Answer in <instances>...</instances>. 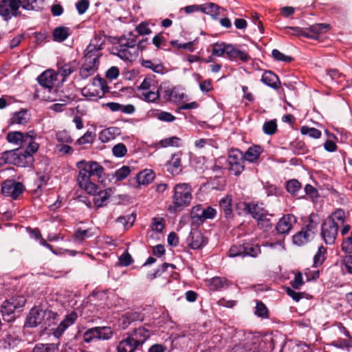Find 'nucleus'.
Returning a JSON list of instances; mask_svg holds the SVG:
<instances>
[{"instance_id":"nucleus-1","label":"nucleus","mask_w":352,"mask_h":352,"mask_svg":"<svg viewBox=\"0 0 352 352\" xmlns=\"http://www.w3.org/2000/svg\"><path fill=\"white\" fill-rule=\"evenodd\" d=\"M76 166L79 169L77 177L79 186L87 193L94 195L93 201L97 208L105 206L107 201L113 194V190L109 188L96 193L98 187L90 181L91 176L96 175L98 182L103 183L105 179L104 168L98 162L94 161L82 160L78 162Z\"/></svg>"},{"instance_id":"nucleus-2","label":"nucleus","mask_w":352,"mask_h":352,"mask_svg":"<svg viewBox=\"0 0 352 352\" xmlns=\"http://www.w3.org/2000/svg\"><path fill=\"white\" fill-rule=\"evenodd\" d=\"M192 192L191 186L186 183L176 184L173 188L172 204L168 208V211L170 212L181 211L190 206L192 199Z\"/></svg>"},{"instance_id":"nucleus-3","label":"nucleus","mask_w":352,"mask_h":352,"mask_svg":"<svg viewBox=\"0 0 352 352\" xmlns=\"http://www.w3.org/2000/svg\"><path fill=\"white\" fill-rule=\"evenodd\" d=\"M107 87L101 78H94L92 82L82 89V94L89 100L101 98L106 92Z\"/></svg>"},{"instance_id":"nucleus-4","label":"nucleus","mask_w":352,"mask_h":352,"mask_svg":"<svg viewBox=\"0 0 352 352\" xmlns=\"http://www.w3.org/2000/svg\"><path fill=\"white\" fill-rule=\"evenodd\" d=\"M26 302V298L23 295H14L10 298L6 300L1 305V312L3 318L6 316H10L16 310L22 308ZM13 319V317L6 319L8 321H10Z\"/></svg>"},{"instance_id":"nucleus-5","label":"nucleus","mask_w":352,"mask_h":352,"mask_svg":"<svg viewBox=\"0 0 352 352\" xmlns=\"http://www.w3.org/2000/svg\"><path fill=\"white\" fill-rule=\"evenodd\" d=\"M113 331L109 327H96L87 329L83 333V341L90 343L95 340H107L110 339Z\"/></svg>"},{"instance_id":"nucleus-6","label":"nucleus","mask_w":352,"mask_h":352,"mask_svg":"<svg viewBox=\"0 0 352 352\" xmlns=\"http://www.w3.org/2000/svg\"><path fill=\"white\" fill-rule=\"evenodd\" d=\"M100 55H90L85 53L84 61L80 69V76L86 79L94 75L98 69Z\"/></svg>"},{"instance_id":"nucleus-7","label":"nucleus","mask_w":352,"mask_h":352,"mask_svg":"<svg viewBox=\"0 0 352 352\" xmlns=\"http://www.w3.org/2000/svg\"><path fill=\"white\" fill-rule=\"evenodd\" d=\"M21 6V0H1L0 16L5 21H8L12 16H17L20 14L19 9Z\"/></svg>"},{"instance_id":"nucleus-8","label":"nucleus","mask_w":352,"mask_h":352,"mask_svg":"<svg viewBox=\"0 0 352 352\" xmlns=\"http://www.w3.org/2000/svg\"><path fill=\"white\" fill-rule=\"evenodd\" d=\"M245 210L257 220L258 223L267 227L270 225L269 214L263 208L262 204L249 203L245 205Z\"/></svg>"},{"instance_id":"nucleus-9","label":"nucleus","mask_w":352,"mask_h":352,"mask_svg":"<svg viewBox=\"0 0 352 352\" xmlns=\"http://www.w3.org/2000/svg\"><path fill=\"white\" fill-rule=\"evenodd\" d=\"M36 138V134L34 130L26 133V139H25V142L23 146L27 145V147L24 154L20 155L19 159H25L27 160V163L32 161V155L36 153L39 148V144L34 141Z\"/></svg>"},{"instance_id":"nucleus-10","label":"nucleus","mask_w":352,"mask_h":352,"mask_svg":"<svg viewBox=\"0 0 352 352\" xmlns=\"http://www.w3.org/2000/svg\"><path fill=\"white\" fill-rule=\"evenodd\" d=\"M337 224H333L325 220L321 226V237L327 245H333L338 235Z\"/></svg>"},{"instance_id":"nucleus-11","label":"nucleus","mask_w":352,"mask_h":352,"mask_svg":"<svg viewBox=\"0 0 352 352\" xmlns=\"http://www.w3.org/2000/svg\"><path fill=\"white\" fill-rule=\"evenodd\" d=\"M24 189L25 187L22 183L11 180L4 182L1 186L2 194L13 199H16Z\"/></svg>"},{"instance_id":"nucleus-12","label":"nucleus","mask_w":352,"mask_h":352,"mask_svg":"<svg viewBox=\"0 0 352 352\" xmlns=\"http://www.w3.org/2000/svg\"><path fill=\"white\" fill-rule=\"evenodd\" d=\"M244 339L232 348V352H247L252 349L254 344H258L259 338L251 333H243Z\"/></svg>"},{"instance_id":"nucleus-13","label":"nucleus","mask_w":352,"mask_h":352,"mask_svg":"<svg viewBox=\"0 0 352 352\" xmlns=\"http://www.w3.org/2000/svg\"><path fill=\"white\" fill-rule=\"evenodd\" d=\"M186 243L191 249L197 250L204 246L207 243V241L200 230L193 229L190 231Z\"/></svg>"},{"instance_id":"nucleus-14","label":"nucleus","mask_w":352,"mask_h":352,"mask_svg":"<svg viewBox=\"0 0 352 352\" xmlns=\"http://www.w3.org/2000/svg\"><path fill=\"white\" fill-rule=\"evenodd\" d=\"M77 318L78 314L76 311H72L67 314L58 326L52 329L53 336L56 338H59L69 327L75 323Z\"/></svg>"},{"instance_id":"nucleus-15","label":"nucleus","mask_w":352,"mask_h":352,"mask_svg":"<svg viewBox=\"0 0 352 352\" xmlns=\"http://www.w3.org/2000/svg\"><path fill=\"white\" fill-rule=\"evenodd\" d=\"M296 222V219L294 215L290 214L284 215L277 223L276 229L279 234H288Z\"/></svg>"},{"instance_id":"nucleus-16","label":"nucleus","mask_w":352,"mask_h":352,"mask_svg":"<svg viewBox=\"0 0 352 352\" xmlns=\"http://www.w3.org/2000/svg\"><path fill=\"white\" fill-rule=\"evenodd\" d=\"M38 83L50 91L56 80V74L53 70H46L37 78Z\"/></svg>"},{"instance_id":"nucleus-17","label":"nucleus","mask_w":352,"mask_h":352,"mask_svg":"<svg viewBox=\"0 0 352 352\" xmlns=\"http://www.w3.org/2000/svg\"><path fill=\"white\" fill-rule=\"evenodd\" d=\"M43 309L35 307L30 309L26 318L25 326L36 327L43 322Z\"/></svg>"},{"instance_id":"nucleus-18","label":"nucleus","mask_w":352,"mask_h":352,"mask_svg":"<svg viewBox=\"0 0 352 352\" xmlns=\"http://www.w3.org/2000/svg\"><path fill=\"white\" fill-rule=\"evenodd\" d=\"M116 52H114L118 57L126 61H133L138 56V51L136 47H129L120 46L116 47Z\"/></svg>"},{"instance_id":"nucleus-19","label":"nucleus","mask_w":352,"mask_h":352,"mask_svg":"<svg viewBox=\"0 0 352 352\" xmlns=\"http://www.w3.org/2000/svg\"><path fill=\"white\" fill-rule=\"evenodd\" d=\"M167 170L173 175L182 172V157L180 153H175L166 164Z\"/></svg>"},{"instance_id":"nucleus-20","label":"nucleus","mask_w":352,"mask_h":352,"mask_svg":"<svg viewBox=\"0 0 352 352\" xmlns=\"http://www.w3.org/2000/svg\"><path fill=\"white\" fill-rule=\"evenodd\" d=\"M104 43V39L100 36H95L93 39L91 40L89 45L85 50V54L90 55H100V51L102 49V45Z\"/></svg>"},{"instance_id":"nucleus-21","label":"nucleus","mask_w":352,"mask_h":352,"mask_svg":"<svg viewBox=\"0 0 352 352\" xmlns=\"http://www.w3.org/2000/svg\"><path fill=\"white\" fill-rule=\"evenodd\" d=\"M120 133L121 130L120 128L116 126L109 127L101 131L99 134V139L102 142H108L114 140Z\"/></svg>"},{"instance_id":"nucleus-22","label":"nucleus","mask_w":352,"mask_h":352,"mask_svg":"<svg viewBox=\"0 0 352 352\" xmlns=\"http://www.w3.org/2000/svg\"><path fill=\"white\" fill-rule=\"evenodd\" d=\"M263 152V148L259 145H253L248 148L244 154V159L249 162L256 163Z\"/></svg>"},{"instance_id":"nucleus-23","label":"nucleus","mask_w":352,"mask_h":352,"mask_svg":"<svg viewBox=\"0 0 352 352\" xmlns=\"http://www.w3.org/2000/svg\"><path fill=\"white\" fill-rule=\"evenodd\" d=\"M72 34V30L65 26L56 28L52 33V39L55 42H63Z\"/></svg>"},{"instance_id":"nucleus-24","label":"nucleus","mask_w":352,"mask_h":352,"mask_svg":"<svg viewBox=\"0 0 352 352\" xmlns=\"http://www.w3.org/2000/svg\"><path fill=\"white\" fill-rule=\"evenodd\" d=\"M261 81L266 85L278 89L280 85V82L278 76L272 71H265L261 77Z\"/></svg>"},{"instance_id":"nucleus-25","label":"nucleus","mask_w":352,"mask_h":352,"mask_svg":"<svg viewBox=\"0 0 352 352\" xmlns=\"http://www.w3.org/2000/svg\"><path fill=\"white\" fill-rule=\"evenodd\" d=\"M329 28V25L324 23L312 25L309 28V31L305 34V36L311 38H317L320 34L327 32Z\"/></svg>"},{"instance_id":"nucleus-26","label":"nucleus","mask_w":352,"mask_h":352,"mask_svg":"<svg viewBox=\"0 0 352 352\" xmlns=\"http://www.w3.org/2000/svg\"><path fill=\"white\" fill-rule=\"evenodd\" d=\"M138 346L137 342L130 336L120 342L117 351L118 352H134Z\"/></svg>"},{"instance_id":"nucleus-27","label":"nucleus","mask_w":352,"mask_h":352,"mask_svg":"<svg viewBox=\"0 0 352 352\" xmlns=\"http://www.w3.org/2000/svg\"><path fill=\"white\" fill-rule=\"evenodd\" d=\"M26 139V133H23L20 131H10L6 135V140L8 142L16 146H23Z\"/></svg>"},{"instance_id":"nucleus-28","label":"nucleus","mask_w":352,"mask_h":352,"mask_svg":"<svg viewBox=\"0 0 352 352\" xmlns=\"http://www.w3.org/2000/svg\"><path fill=\"white\" fill-rule=\"evenodd\" d=\"M30 120L26 110H21L12 114L10 119L9 124H25Z\"/></svg>"},{"instance_id":"nucleus-29","label":"nucleus","mask_w":352,"mask_h":352,"mask_svg":"<svg viewBox=\"0 0 352 352\" xmlns=\"http://www.w3.org/2000/svg\"><path fill=\"white\" fill-rule=\"evenodd\" d=\"M155 178V173L151 169H144L136 176V180L140 185H148Z\"/></svg>"},{"instance_id":"nucleus-30","label":"nucleus","mask_w":352,"mask_h":352,"mask_svg":"<svg viewBox=\"0 0 352 352\" xmlns=\"http://www.w3.org/2000/svg\"><path fill=\"white\" fill-rule=\"evenodd\" d=\"M131 337L140 346L144 344V342L150 337V333L146 329L140 327L135 329Z\"/></svg>"},{"instance_id":"nucleus-31","label":"nucleus","mask_w":352,"mask_h":352,"mask_svg":"<svg viewBox=\"0 0 352 352\" xmlns=\"http://www.w3.org/2000/svg\"><path fill=\"white\" fill-rule=\"evenodd\" d=\"M326 220L333 224H337L338 227L340 228L341 225L345 223L346 213L342 209H337Z\"/></svg>"},{"instance_id":"nucleus-32","label":"nucleus","mask_w":352,"mask_h":352,"mask_svg":"<svg viewBox=\"0 0 352 352\" xmlns=\"http://www.w3.org/2000/svg\"><path fill=\"white\" fill-rule=\"evenodd\" d=\"M138 96L140 99L148 102H155L160 97L158 88L139 92L138 93Z\"/></svg>"},{"instance_id":"nucleus-33","label":"nucleus","mask_w":352,"mask_h":352,"mask_svg":"<svg viewBox=\"0 0 352 352\" xmlns=\"http://www.w3.org/2000/svg\"><path fill=\"white\" fill-rule=\"evenodd\" d=\"M219 206L221 210L224 212L226 218H230L232 214V197L227 195L219 201Z\"/></svg>"},{"instance_id":"nucleus-34","label":"nucleus","mask_w":352,"mask_h":352,"mask_svg":"<svg viewBox=\"0 0 352 352\" xmlns=\"http://www.w3.org/2000/svg\"><path fill=\"white\" fill-rule=\"evenodd\" d=\"M190 217L193 223L200 225L204 222V207L197 205L192 207L190 212Z\"/></svg>"},{"instance_id":"nucleus-35","label":"nucleus","mask_w":352,"mask_h":352,"mask_svg":"<svg viewBox=\"0 0 352 352\" xmlns=\"http://www.w3.org/2000/svg\"><path fill=\"white\" fill-rule=\"evenodd\" d=\"M138 36L133 32H129L123 35L119 39L120 46H126L129 47H135Z\"/></svg>"},{"instance_id":"nucleus-36","label":"nucleus","mask_w":352,"mask_h":352,"mask_svg":"<svg viewBox=\"0 0 352 352\" xmlns=\"http://www.w3.org/2000/svg\"><path fill=\"white\" fill-rule=\"evenodd\" d=\"M219 7L214 3H208L200 5V12L210 15L214 19H217L219 14Z\"/></svg>"},{"instance_id":"nucleus-37","label":"nucleus","mask_w":352,"mask_h":352,"mask_svg":"<svg viewBox=\"0 0 352 352\" xmlns=\"http://www.w3.org/2000/svg\"><path fill=\"white\" fill-rule=\"evenodd\" d=\"M157 88V82L153 78L147 77L145 78L140 85L138 87V93L148 90L156 89Z\"/></svg>"},{"instance_id":"nucleus-38","label":"nucleus","mask_w":352,"mask_h":352,"mask_svg":"<svg viewBox=\"0 0 352 352\" xmlns=\"http://www.w3.org/2000/svg\"><path fill=\"white\" fill-rule=\"evenodd\" d=\"M312 239V236L302 229V230L294 235L293 241L298 245H302Z\"/></svg>"},{"instance_id":"nucleus-39","label":"nucleus","mask_w":352,"mask_h":352,"mask_svg":"<svg viewBox=\"0 0 352 352\" xmlns=\"http://www.w3.org/2000/svg\"><path fill=\"white\" fill-rule=\"evenodd\" d=\"M316 218V217L315 215H310L308 223L306 224L305 227L302 228L304 231L307 232L313 238L315 235L318 224Z\"/></svg>"},{"instance_id":"nucleus-40","label":"nucleus","mask_w":352,"mask_h":352,"mask_svg":"<svg viewBox=\"0 0 352 352\" xmlns=\"http://www.w3.org/2000/svg\"><path fill=\"white\" fill-rule=\"evenodd\" d=\"M58 344H37L32 352H57Z\"/></svg>"},{"instance_id":"nucleus-41","label":"nucleus","mask_w":352,"mask_h":352,"mask_svg":"<svg viewBox=\"0 0 352 352\" xmlns=\"http://www.w3.org/2000/svg\"><path fill=\"white\" fill-rule=\"evenodd\" d=\"M43 322L44 324L50 327L57 320L58 314L52 310L43 309Z\"/></svg>"},{"instance_id":"nucleus-42","label":"nucleus","mask_w":352,"mask_h":352,"mask_svg":"<svg viewBox=\"0 0 352 352\" xmlns=\"http://www.w3.org/2000/svg\"><path fill=\"white\" fill-rule=\"evenodd\" d=\"M77 69V64L75 62H70L64 64L58 69V74L63 78H66Z\"/></svg>"},{"instance_id":"nucleus-43","label":"nucleus","mask_w":352,"mask_h":352,"mask_svg":"<svg viewBox=\"0 0 352 352\" xmlns=\"http://www.w3.org/2000/svg\"><path fill=\"white\" fill-rule=\"evenodd\" d=\"M212 55L214 56L221 57L226 54V51L227 50L228 43L224 42L221 43H215L212 44Z\"/></svg>"},{"instance_id":"nucleus-44","label":"nucleus","mask_w":352,"mask_h":352,"mask_svg":"<svg viewBox=\"0 0 352 352\" xmlns=\"http://www.w3.org/2000/svg\"><path fill=\"white\" fill-rule=\"evenodd\" d=\"M181 140L179 138L176 136H172L159 142V144L162 148H166L168 146H179Z\"/></svg>"},{"instance_id":"nucleus-45","label":"nucleus","mask_w":352,"mask_h":352,"mask_svg":"<svg viewBox=\"0 0 352 352\" xmlns=\"http://www.w3.org/2000/svg\"><path fill=\"white\" fill-rule=\"evenodd\" d=\"M261 253L260 247L258 245L244 244V256H257Z\"/></svg>"},{"instance_id":"nucleus-46","label":"nucleus","mask_w":352,"mask_h":352,"mask_svg":"<svg viewBox=\"0 0 352 352\" xmlns=\"http://www.w3.org/2000/svg\"><path fill=\"white\" fill-rule=\"evenodd\" d=\"M209 287L212 290L220 289L226 285V279L221 277H214L209 280Z\"/></svg>"},{"instance_id":"nucleus-47","label":"nucleus","mask_w":352,"mask_h":352,"mask_svg":"<svg viewBox=\"0 0 352 352\" xmlns=\"http://www.w3.org/2000/svg\"><path fill=\"white\" fill-rule=\"evenodd\" d=\"M135 220L133 214H127L126 216H120L117 219V222L122 224L125 228L132 226Z\"/></svg>"},{"instance_id":"nucleus-48","label":"nucleus","mask_w":352,"mask_h":352,"mask_svg":"<svg viewBox=\"0 0 352 352\" xmlns=\"http://www.w3.org/2000/svg\"><path fill=\"white\" fill-rule=\"evenodd\" d=\"M300 132L302 135H307L311 138L318 139L321 136V131L314 127H309L303 126L300 129Z\"/></svg>"},{"instance_id":"nucleus-49","label":"nucleus","mask_w":352,"mask_h":352,"mask_svg":"<svg viewBox=\"0 0 352 352\" xmlns=\"http://www.w3.org/2000/svg\"><path fill=\"white\" fill-rule=\"evenodd\" d=\"M263 131L267 135H273L277 131V124L276 120H271L265 122L263 125Z\"/></svg>"},{"instance_id":"nucleus-50","label":"nucleus","mask_w":352,"mask_h":352,"mask_svg":"<svg viewBox=\"0 0 352 352\" xmlns=\"http://www.w3.org/2000/svg\"><path fill=\"white\" fill-rule=\"evenodd\" d=\"M287 190L293 195H296L301 188V184L297 179H291L287 183Z\"/></svg>"},{"instance_id":"nucleus-51","label":"nucleus","mask_w":352,"mask_h":352,"mask_svg":"<svg viewBox=\"0 0 352 352\" xmlns=\"http://www.w3.org/2000/svg\"><path fill=\"white\" fill-rule=\"evenodd\" d=\"M326 248L323 246H320L318 249L316 254L314 257V265L317 267L321 265L325 259Z\"/></svg>"},{"instance_id":"nucleus-52","label":"nucleus","mask_w":352,"mask_h":352,"mask_svg":"<svg viewBox=\"0 0 352 352\" xmlns=\"http://www.w3.org/2000/svg\"><path fill=\"white\" fill-rule=\"evenodd\" d=\"M131 173V169L127 166H123L120 168L116 170L114 176L118 181H122L126 178Z\"/></svg>"},{"instance_id":"nucleus-53","label":"nucleus","mask_w":352,"mask_h":352,"mask_svg":"<svg viewBox=\"0 0 352 352\" xmlns=\"http://www.w3.org/2000/svg\"><path fill=\"white\" fill-rule=\"evenodd\" d=\"M113 155L116 157H122L127 153L126 146L122 143H118L112 148Z\"/></svg>"},{"instance_id":"nucleus-54","label":"nucleus","mask_w":352,"mask_h":352,"mask_svg":"<svg viewBox=\"0 0 352 352\" xmlns=\"http://www.w3.org/2000/svg\"><path fill=\"white\" fill-rule=\"evenodd\" d=\"M239 53V50L236 49L234 45L232 44H228L226 55L229 60L232 61L236 60L238 58Z\"/></svg>"},{"instance_id":"nucleus-55","label":"nucleus","mask_w":352,"mask_h":352,"mask_svg":"<svg viewBox=\"0 0 352 352\" xmlns=\"http://www.w3.org/2000/svg\"><path fill=\"white\" fill-rule=\"evenodd\" d=\"M244 254V244L239 245H232L228 252V256L230 257H236L241 256L243 257Z\"/></svg>"},{"instance_id":"nucleus-56","label":"nucleus","mask_w":352,"mask_h":352,"mask_svg":"<svg viewBox=\"0 0 352 352\" xmlns=\"http://www.w3.org/2000/svg\"><path fill=\"white\" fill-rule=\"evenodd\" d=\"M151 228L153 231L160 232L164 228V219L162 217H154Z\"/></svg>"},{"instance_id":"nucleus-57","label":"nucleus","mask_w":352,"mask_h":352,"mask_svg":"<svg viewBox=\"0 0 352 352\" xmlns=\"http://www.w3.org/2000/svg\"><path fill=\"white\" fill-rule=\"evenodd\" d=\"M255 314L261 318H267L268 310L266 306L262 302H256Z\"/></svg>"},{"instance_id":"nucleus-58","label":"nucleus","mask_w":352,"mask_h":352,"mask_svg":"<svg viewBox=\"0 0 352 352\" xmlns=\"http://www.w3.org/2000/svg\"><path fill=\"white\" fill-rule=\"evenodd\" d=\"M142 65L146 68L151 69L156 73L161 72L163 68L161 64H155L150 60H143Z\"/></svg>"},{"instance_id":"nucleus-59","label":"nucleus","mask_w":352,"mask_h":352,"mask_svg":"<svg viewBox=\"0 0 352 352\" xmlns=\"http://www.w3.org/2000/svg\"><path fill=\"white\" fill-rule=\"evenodd\" d=\"M272 54L273 58L279 61L289 63L293 60V58L291 56L285 55L279 50L276 49L272 50Z\"/></svg>"},{"instance_id":"nucleus-60","label":"nucleus","mask_w":352,"mask_h":352,"mask_svg":"<svg viewBox=\"0 0 352 352\" xmlns=\"http://www.w3.org/2000/svg\"><path fill=\"white\" fill-rule=\"evenodd\" d=\"M195 43V41H190L185 43H179L177 41H172L170 42L171 45L173 46L177 47V48H183L185 50H187L188 51L192 52L195 50L194 48V44Z\"/></svg>"},{"instance_id":"nucleus-61","label":"nucleus","mask_w":352,"mask_h":352,"mask_svg":"<svg viewBox=\"0 0 352 352\" xmlns=\"http://www.w3.org/2000/svg\"><path fill=\"white\" fill-rule=\"evenodd\" d=\"M341 247L342 251L352 254V232L349 236L343 239Z\"/></svg>"},{"instance_id":"nucleus-62","label":"nucleus","mask_w":352,"mask_h":352,"mask_svg":"<svg viewBox=\"0 0 352 352\" xmlns=\"http://www.w3.org/2000/svg\"><path fill=\"white\" fill-rule=\"evenodd\" d=\"M56 140L61 143H72L73 140L66 131H58L56 133Z\"/></svg>"},{"instance_id":"nucleus-63","label":"nucleus","mask_w":352,"mask_h":352,"mask_svg":"<svg viewBox=\"0 0 352 352\" xmlns=\"http://www.w3.org/2000/svg\"><path fill=\"white\" fill-rule=\"evenodd\" d=\"M157 118L163 122H173L176 118L169 112L160 111L157 114Z\"/></svg>"},{"instance_id":"nucleus-64","label":"nucleus","mask_w":352,"mask_h":352,"mask_svg":"<svg viewBox=\"0 0 352 352\" xmlns=\"http://www.w3.org/2000/svg\"><path fill=\"white\" fill-rule=\"evenodd\" d=\"M94 139V135L91 132L87 131L86 132L84 135L80 137L78 140L77 142L78 144L83 145L86 144H91L93 142Z\"/></svg>"}]
</instances>
